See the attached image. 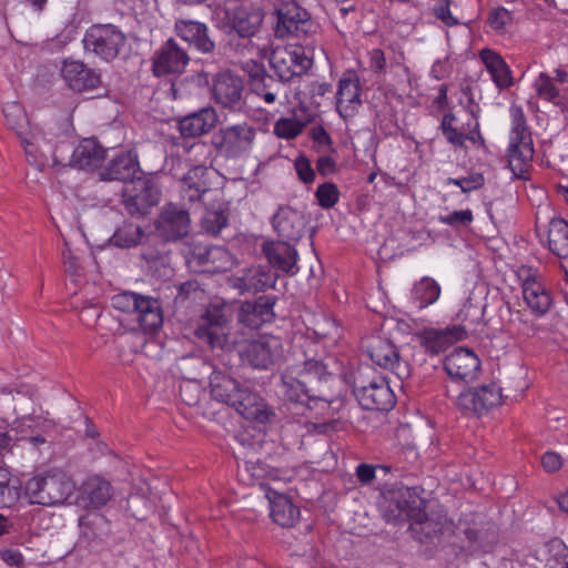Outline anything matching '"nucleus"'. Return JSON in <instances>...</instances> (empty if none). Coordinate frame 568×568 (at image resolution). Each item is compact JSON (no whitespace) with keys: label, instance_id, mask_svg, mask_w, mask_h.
<instances>
[{"label":"nucleus","instance_id":"nucleus-26","mask_svg":"<svg viewBox=\"0 0 568 568\" xmlns=\"http://www.w3.org/2000/svg\"><path fill=\"white\" fill-rule=\"evenodd\" d=\"M61 74L74 91L94 89L100 83V75L77 60H65L61 68Z\"/></svg>","mask_w":568,"mask_h":568},{"label":"nucleus","instance_id":"nucleus-59","mask_svg":"<svg viewBox=\"0 0 568 568\" xmlns=\"http://www.w3.org/2000/svg\"><path fill=\"white\" fill-rule=\"evenodd\" d=\"M394 73L395 77L398 78L400 82H408L412 81V73L407 65L404 63V55L402 53H398L397 55H394V58L390 60L389 64H387V71Z\"/></svg>","mask_w":568,"mask_h":568},{"label":"nucleus","instance_id":"nucleus-55","mask_svg":"<svg viewBox=\"0 0 568 568\" xmlns=\"http://www.w3.org/2000/svg\"><path fill=\"white\" fill-rule=\"evenodd\" d=\"M433 14L439 19L445 26L452 27L458 24L457 18L450 12L449 0H436L432 8Z\"/></svg>","mask_w":568,"mask_h":568},{"label":"nucleus","instance_id":"nucleus-14","mask_svg":"<svg viewBox=\"0 0 568 568\" xmlns=\"http://www.w3.org/2000/svg\"><path fill=\"white\" fill-rule=\"evenodd\" d=\"M361 91L357 73L353 70L344 72L336 91V110L343 119H352L358 113L362 105Z\"/></svg>","mask_w":568,"mask_h":568},{"label":"nucleus","instance_id":"nucleus-52","mask_svg":"<svg viewBox=\"0 0 568 568\" xmlns=\"http://www.w3.org/2000/svg\"><path fill=\"white\" fill-rule=\"evenodd\" d=\"M315 195L318 201V204L323 209L333 207L339 199V192L337 186L334 183L329 182L320 185L316 190Z\"/></svg>","mask_w":568,"mask_h":568},{"label":"nucleus","instance_id":"nucleus-13","mask_svg":"<svg viewBox=\"0 0 568 568\" xmlns=\"http://www.w3.org/2000/svg\"><path fill=\"white\" fill-rule=\"evenodd\" d=\"M365 347L376 365L390 369L400 381L410 375L409 364L400 358L396 346L387 337L372 335L366 338Z\"/></svg>","mask_w":568,"mask_h":568},{"label":"nucleus","instance_id":"nucleus-19","mask_svg":"<svg viewBox=\"0 0 568 568\" xmlns=\"http://www.w3.org/2000/svg\"><path fill=\"white\" fill-rule=\"evenodd\" d=\"M160 200L159 189L151 182L138 180L124 193V205L132 215H145Z\"/></svg>","mask_w":568,"mask_h":568},{"label":"nucleus","instance_id":"nucleus-8","mask_svg":"<svg viewBox=\"0 0 568 568\" xmlns=\"http://www.w3.org/2000/svg\"><path fill=\"white\" fill-rule=\"evenodd\" d=\"M262 139L265 136L255 126L242 122L220 129L214 144L227 158L237 159L250 153Z\"/></svg>","mask_w":568,"mask_h":568},{"label":"nucleus","instance_id":"nucleus-48","mask_svg":"<svg viewBox=\"0 0 568 568\" xmlns=\"http://www.w3.org/2000/svg\"><path fill=\"white\" fill-rule=\"evenodd\" d=\"M485 305L480 301L469 297L465 301L462 308L457 313V318L467 323L469 326L477 325L483 321Z\"/></svg>","mask_w":568,"mask_h":568},{"label":"nucleus","instance_id":"nucleus-30","mask_svg":"<svg viewBox=\"0 0 568 568\" xmlns=\"http://www.w3.org/2000/svg\"><path fill=\"white\" fill-rule=\"evenodd\" d=\"M138 171V154L130 150L113 158L109 165L100 172V178L103 181H126L133 179Z\"/></svg>","mask_w":568,"mask_h":568},{"label":"nucleus","instance_id":"nucleus-44","mask_svg":"<svg viewBox=\"0 0 568 568\" xmlns=\"http://www.w3.org/2000/svg\"><path fill=\"white\" fill-rule=\"evenodd\" d=\"M409 523L413 535L420 541H423L424 538H429L442 532L444 528V520L440 517L426 514L423 506H420V515L418 518H412Z\"/></svg>","mask_w":568,"mask_h":568},{"label":"nucleus","instance_id":"nucleus-46","mask_svg":"<svg viewBox=\"0 0 568 568\" xmlns=\"http://www.w3.org/2000/svg\"><path fill=\"white\" fill-rule=\"evenodd\" d=\"M281 395L290 402H303L307 397L306 381H302L293 376V374L284 373L278 385Z\"/></svg>","mask_w":568,"mask_h":568},{"label":"nucleus","instance_id":"nucleus-18","mask_svg":"<svg viewBox=\"0 0 568 568\" xmlns=\"http://www.w3.org/2000/svg\"><path fill=\"white\" fill-rule=\"evenodd\" d=\"M216 172L205 165H195L180 180V193L189 202H197L212 191V180Z\"/></svg>","mask_w":568,"mask_h":568},{"label":"nucleus","instance_id":"nucleus-17","mask_svg":"<svg viewBox=\"0 0 568 568\" xmlns=\"http://www.w3.org/2000/svg\"><path fill=\"white\" fill-rule=\"evenodd\" d=\"M112 497L111 483L102 476L91 475L80 485L77 504L83 509L97 510L105 506Z\"/></svg>","mask_w":568,"mask_h":568},{"label":"nucleus","instance_id":"nucleus-36","mask_svg":"<svg viewBox=\"0 0 568 568\" xmlns=\"http://www.w3.org/2000/svg\"><path fill=\"white\" fill-rule=\"evenodd\" d=\"M273 225L284 241H297L304 230V222L298 211L290 207L281 209L273 219Z\"/></svg>","mask_w":568,"mask_h":568},{"label":"nucleus","instance_id":"nucleus-23","mask_svg":"<svg viewBox=\"0 0 568 568\" xmlns=\"http://www.w3.org/2000/svg\"><path fill=\"white\" fill-rule=\"evenodd\" d=\"M465 327L425 328L417 334V341L424 351L434 356L446 351L454 343L463 339Z\"/></svg>","mask_w":568,"mask_h":568},{"label":"nucleus","instance_id":"nucleus-11","mask_svg":"<svg viewBox=\"0 0 568 568\" xmlns=\"http://www.w3.org/2000/svg\"><path fill=\"white\" fill-rule=\"evenodd\" d=\"M241 359L256 369H268L283 356V344L274 335H261L240 351Z\"/></svg>","mask_w":568,"mask_h":568},{"label":"nucleus","instance_id":"nucleus-62","mask_svg":"<svg viewBox=\"0 0 568 568\" xmlns=\"http://www.w3.org/2000/svg\"><path fill=\"white\" fill-rule=\"evenodd\" d=\"M369 69L377 74H385L387 72V57L381 49H373L368 52Z\"/></svg>","mask_w":568,"mask_h":568},{"label":"nucleus","instance_id":"nucleus-42","mask_svg":"<svg viewBox=\"0 0 568 568\" xmlns=\"http://www.w3.org/2000/svg\"><path fill=\"white\" fill-rule=\"evenodd\" d=\"M537 556L545 561L546 568H568V547L560 539H551L544 544Z\"/></svg>","mask_w":568,"mask_h":568},{"label":"nucleus","instance_id":"nucleus-38","mask_svg":"<svg viewBox=\"0 0 568 568\" xmlns=\"http://www.w3.org/2000/svg\"><path fill=\"white\" fill-rule=\"evenodd\" d=\"M193 254L207 272H224L232 264V256L223 246H196Z\"/></svg>","mask_w":568,"mask_h":568},{"label":"nucleus","instance_id":"nucleus-43","mask_svg":"<svg viewBox=\"0 0 568 568\" xmlns=\"http://www.w3.org/2000/svg\"><path fill=\"white\" fill-rule=\"evenodd\" d=\"M440 296V286L432 277L425 276L412 290V300L422 310L434 304Z\"/></svg>","mask_w":568,"mask_h":568},{"label":"nucleus","instance_id":"nucleus-47","mask_svg":"<svg viewBox=\"0 0 568 568\" xmlns=\"http://www.w3.org/2000/svg\"><path fill=\"white\" fill-rule=\"evenodd\" d=\"M144 232L140 225L124 224L113 234L111 241L118 247H132L142 242Z\"/></svg>","mask_w":568,"mask_h":568},{"label":"nucleus","instance_id":"nucleus-33","mask_svg":"<svg viewBox=\"0 0 568 568\" xmlns=\"http://www.w3.org/2000/svg\"><path fill=\"white\" fill-rule=\"evenodd\" d=\"M523 296L529 310L536 315L546 314L551 305V297L544 284L535 276H527L523 282Z\"/></svg>","mask_w":568,"mask_h":568},{"label":"nucleus","instance_id":"nucleus-16","mask_svg":"<svg viewBox=\"0 0 568 568\" xmlns=\"http://www.w3.org/2000/svg\"><path fill=\"white\" fill-rule=\"evenodd\" d=\"M444 368L453 381L470 383L479 374L480 361L473 351L458 347L445 357Z\"/></svg>","mask_w":568,"mask_h":568},{"label":"nucleus","instance_id":"nucleus-25","mask_svg":"<svg viewBox=\"0 0 568 568\" xmlns=\"http://www.w3.org/2000/svg\"><path fill=\"white\" fill-rule=\"evenodd\" d=\"M229 283L240 293H258L273 287L276 283V275L267 267L252 266L244 270L242 274L232 276Z\"/></svg>","mask_w":568,"mask_h":568},{"label":"nucleus","instance_id":"nucleus-51","mask_svg":"<svg viewBox=\"0 0 568 568\" xmlns=\"http://www.w3.org/2000/svg\"><path fill=\"white\" fill-rule=\"evenodd\" d=\"M534 88L538 97L547 101H554L559 95V90L554 84L552 79L545 72L536 78Z\"/></svg>","mask_w":568,"mask_h":568},{"label":"nucleus","instance_id":"nucleus-56","mask_svg":"<svg viewBox=\"0 0 568 568\" xmlns=\"http://www.w3.org/2000/svg\"><path fill=\"white\" fill-rule=\"evenodd\" d=\"M274 90H284L281 82L274 80L271 75H262L260 79L252 81V91L260 98L263 93L272 92Z\"/></svg>","mask_w":568,"mask_h":568},{"label":"nucleus","instance_id":"nucleus-37","mask_svg":"<svg viewBox=\"0 0 568 568\" xmlns=\"http://www.w3.org/2000/svg\"><path fill=\"white\" fill-rule=\"evenodd\" d=\"M266 497L271 505V516L276 524L290 527L296 523L300 510L286 496L268 489Z\"/></svg>","mask_w":568,"mask_h":568},{"label":"nucleus","instance_id":"nucleus-4","mask_svg":"<svg viewBox=\"0 0 568 568\" xmlns=\"http://www.w3.org/2000/svg\"><path fill=\"white\" fill-rule=\"evenodd\" d=\"M194 335L212 351L229 352L240 344V339L230 329V316L217 306L209 307L199 318Z\"/></svg>","mask_w":568,"mask_h":568},{"label":"nucleus","instance_id":"nucleus-3","mask_svg":"<svg viewBox=\"0 0 568 568\" xmlns=\"http://www.w3.org/2000/svg\"><path fill=\"white\" fill-rule=\"evenodd\" d=\"M74 483L62 470L51 469L30 478L24 485V497L30 504L57 506L73 493Z\"/></svg>","mask_w":568,"mask_h":568},{"label":"nucleus","instance_id":"nucleus-61","mask_svg":"<svg viewBox=\"0 0 568 568\" xmlns=\"http://www.w3.org/2000/svg\"><path fill=\"white\" fill-rule=\"evenodd\" d=\"M17 494L10 487L8 475L0 470V508L9 507L16 501Z\"/></svg>","mask_w":568,"mask_h":568},{"label":"nucleus","instance_id":"nucleus-10","mask_svg":"<svg viewBox=\"0 0 568 568\" xmlns=\"http://www.w3.org/2000/svg\"><path fill=\"white\" fill-rule=\"evenodd\" d=\"M124 43V33L113 24H94L83 38L84 49L105 61L114 59Z\"/></svg>","mask_w":568,"mask_h":568},{"label":"nucleus","instance_id":"nucleus-12","mask_svg":"<svg viewBox=\"0 0 568 568\" xmlns=\"http://www.w3.org/2000/svg\"><path fill=\"white\" fill-rule=\"evenodd\" d=\"M270 64L282 82L304 74L312 67V59L302 47H278L270 57Z\"/></svg>","mask_w":568,"mask_h":568},{"label":"nucleus","instance_id":"nucleus-31","mask_svg":"<svg viewBox=\"0 0 568 568\" xmlns=\"http://www.w3.org/2000/svg\"><path fill=\"white\" fill-rule=\"evenodd\" d=\"M106 150L94 139H84L72 153V164L81 170L98 169L105 160Z\"/></svg>","mask_w":568,"mask_h":568},{"label":"nucleus","instance_id":"nucleus-57","mask_svg":"<svg viewBox=\"0 0 568 568\" xmlns=\"http://www.w3.org/2000/svg\"><path fill=\"white\" fill-rule=\"evenodd\" d=\"M300 374L304 378L303 381H308L311 378L323 379L326 375V366L315 359H307L304 362Z\"/></svg>","mask_w":568,"mask_h":568},{"label":"nucleus","instance_id":"nucleus-6","mask_svg":"<svg viewBox=\"0 0 568 568\" xmlns=\"http://www.w3.org/2000/svg\"><path fill=\"white\" fill-rule=\"evenodd\" d=\"M111 304L115 310L133 315L144 333H154L162 326V312L156 300L124 292L114 295Z\"/></svg>","mask_w":568,"mask_h":568},{"label":"nucleus","instance_id":"nucleus-53","mask_svg":"<svg viewBox=\"0 0 568 568\" xmlns=\"http://www.w3.org/2000/svg\"><path fill=\"white\" fill-rule=\"evenodd\" d=\"M438 221L453 227L467 226L474 221L471 210L454 211L447 215H440Z\"/></svg>","mask_w":568,"mask_h":568},{"label":"nucleus","instance_id":"nucleus-54","mask_svg":"<svg viewBox=\"0 0 568 568\" xmlns=\"http://www.w3.org/2000/svg\"><path fill=\"white\" fill-rule=\"evenodd\" d=\"M44 422L39 417L26 416L16 422V432L20 434L18 439H27L34 429H41Z\"/></svg>","mask_w":568,"mask_h":568},{"label":"nucleus","instance_id":"nucleus-1","mask_svg":"<svg viewBox=\"0 0 568 568\" xmlns=\"http://www.w3.org/2000/svg\"><path fill=\"white\" fill-rule=\"evenodd\" d=\"M351 377L353 393L364 409L387 412L394 407L396 398L388 381L369 366L358 368Z\"/></svg>","mask_w":568,"mask_h":568},{"label":"nucleus","instance_id":"nucleus-49","mask_svg":"<svg viewBox=\"0 0 568 568\" xmlns=\"http://www.w3.org/2000/svg\"><path fill=\"white\" fill-rule=\"evenodd\" d=\"M274 134L277 138L291 140L296 138L303 130V124L293 118H280L274 123Z\"/></svg>","mask_w":568,"mask_h":568},{"label":"nucleus","instance_id":"nucleus-50","mask_svg":"<svg viewBox=\"0 0 568 568\" xmlns=\"http://www.w3.org/2000/svg\"><path fill=\"white\" fill-rule=\"evenodd\" d=\"M226 223L227 217L222 210H207L202 217L203 230L212 235H217Z\"/></svg>","mask_w":568,"mask_h":568},{"label":"nucleus","instance_id":"nucleus-28","mask_svg":"<svg viewBox=\"0 0 568 568\" xmlns=\"http://www.w3.org/2000/svg\"><path fill=\"white\" fill-rule=\"evenodd\" d=\"M456 115L454 113H446L443 116L440 123V130L445 136V139L456 148H463L465 145V141L469 140L474 144L478 142H483V136L479 131V123L476 119L471 118L470 121L467 122V126L469 131L466 132V129L459 130L456 125Z\"/></svg>","mask_w":568,"mask_h":568},{"label":"nucleus","instance_id":"nucleus-29","mask_svg":"<svg viewBox=\"0 0 568 568\" xmlns=\"http://www.w3.org/2000/svg\"><path fill=\"white\" fill-rule=\"evenodd\" d=\"M219 116L213 108H204L184 116L179 122V130L185 138H197L209 133L217 123Z\"/></svg>","mask_w":568,"mask_h":568},{"label":"nucleus","instance_id":"nucleus-15","mask_svg":"<svg viewBox=\"0 0 568 568\" xmlns=\"http://www.w3.org/2000/svg\"><path fill=\"white\" fill-rule=\"evenodd\" d=\"M501 402L500 388L491 383L479 388H470L460 393L456 399L457 406L468 414L480 415Z\"/></svg>","mask_w":568,"mask_h":568},{"label":"nucleus","instance_id":"nucleus-5","mask_svg":"<svg viewBox=\"0 0 568 568\" xmlns=\"http://www.w3.org/2000/svg\"><path fill=\"white\" fill-rule=\"evenodd\" d=\"M422 498L409 487L400 486L384 490L378 500V508L387 523L402 524L418 518Z\"/></svg>","mask_w":568,"mask_h":568},{"label":"nucleus","instance_id":"nucleus-45","mask_svg":"<svg viewBox=\"0 0 568 568\" xmlns=\"http://www.w3.org/2000/svg\"><path fill=\"white\" fill-rule=\"evenodd\" d=\"M548 245L559 257L568 256V223L562 219H554L548 227Z\"/></svg>","mask_w":568,"mask_h":568},{"label":"nucleus","instance_id":"nucleus-64","mask_svg":"<svg viewBox=\"0 0 568 568\" xmlns=\"http://www.w3.org/2000/svg\"><path fill=\"white\" fill-rule=\"evenodd\" d=\"M460 191L465 194H468L483 187L485 184V179L480 173H471L467 176L460 178Z\"/></svg>","mask_w":568,"mask_h":568},{"label":"nucleus","instance_id":"nucleus-9","mask_svg":"<svg viewBox=\"0 0 568 568\" xmlns=\"http://www.w3.org/2000/svg\"><path fill=\"white\" fill-rule=\"evenodd\" d=\"M264 10L253 2L229 6L224 10L223 28L241 38H252L262 29Z\"/></svg>","mask_w":568,"mask_h":568},{"label":"nucleus","instance_id":"nucleus-34","mask_svg":"<svg viewBox=\"0 0 568 568\" xmlns=\"http://www.w3.org/2000/svg\"><path fill=\"white\" fill-rule=\"evenodd\" d=\"M273 316V303L261 297L255 302L243 303L239 310L237 320L246 327L258 328L270 322Z\"/></svg>","mask_w":568,"mask_h":568},{"label":"nucleus","instance_id":"nucleus-27","mask_svg":"<svg viewBox=\"0 0 568 568\" xmlns=\"http://www.w3.org/2000/svg\"><path fill=\"white\" fill-rule=\"evenodd\" d=\"M263 252L273 267L287 274L298 272V267L296 266L297 251L290 242H267L263 245Z\"/></svg>","mask_w":568,"mask_h":568},{"label":"nucleus","instance_id":"nucleus-20","mask_svg":"<svg viewBox=\"0 0 568 568\" xmlns=\"http://www.w3.org/2000/svg\"><path fill=\"white\" fill-rule=\"evenodd\" d=\"M190 215L187 211L169 204L164 206L155 222L159 234L168 241H176L190 232Z\"/></svg>","mask_w":568,"mask_h":568},{"label":"nucleus","instance_id":"nucleus-35","mask_svg":"<svg viewBox=\"0 0 568 568\" xmlns=\"http://www.w3.org/2000/svg\"><path fill=\"white\" fill-rule=\"evenodd\" d=\"M244 384L234 377L220 371H214L210 376V388L212 397L221 403L233 407Z\"/></svg>","mask_w":568,"mask_h":568},{"label":"nucleus","instance_id":"nucleus-21","mask_svg":"<svg viewBox=\"0 0 568 568\" xmlns=\"http://www.w3.org/2000/svg\"><path fill=\"white\" fill-rule=\"evenodd\" d=\"M189 61L186 52L173 39H170L154 54L153 72L156 77L181 73Z\"/></svg>","mask_w":568,"mask_h":568},{"label":"nucleus","instance_id":"nucleus-24","mask_svg":"<svg viewBox=\"0 0 568 568\" xmlns=\"http://www.w3.org/2000/svg\"><path fill=\"white\" fill-rule=\"evenodd\" d=\"M233 408L244 418L261 424H265L274 417V412L260 394L246 385H243Z\"/></svg>","mask_w":568,"mask_h":568},{"label":"nucleus","instance_id":"nucleus-2","mask_svg":"<svg viewBox=\"0 0 568 568\" xmlns=\"http://www.w3.org/2000/svg\"><path fill=\"white\" fill-rule=\"evenodd\" d=\"M509 116L508 166L516 178H524L534 158L532 138L521 106L511 104Z\"/></svg>","mask_w":568,"mask_h":568},{"label":"nucleus","instance_id":"nucleus-60","mask_svg":"<svg viewBox=\"0 0 568 568\" xmlns=\"http://www.w3.org/2000/svg\"><path fill=\"white\" fill-rule=\"evenodd\" d=\"M510 20V12L503 7L493 9L488 16V23L496 31H503Z\"/></svg>","mask_w":568,"mask_h":568},{"label":"nucleus","instance_id":"nucleus-58","mask_svg":"<svg viewBox=\"0 0 568 568\" xmlns=\"http://www.w3.org/2000/svg\"><path fill=\"white\" fill-rule=\"evenodd\" d=\"M200 394L201 387L194 381H185L180 385V396L182 400L189 406L197 404L200 400Z\"/></svg>","mask_w":568,"mask_h":568},{"label":"nucleus","instance_id":"nucleus-22","mask_svg":"<svg viewBox=\"0 0 568 568\" xmlns=\"http://www.w3.org/2000/svg\"><path fill=\"white\" fill-rule=\"evenodd\" d=\"M243 80L231 72L220 73L214 79L213 98L223 108L240 109L243 101Z\"/></svg>","mask_w":568,"mask_h":568},{"label":"nucleus","instance_id":"nucleus-7","mask_svg":"<svg viewBox=\"0 0 568 568\" xmlns=\"http://www.w3.org/2000/svg\"><path fill=\"white\" fill-rule=\"evenodd\" d=\"M3 115L7 124L19 136L29 161L41 164L39 154L42 143L45 142L42 130L30 125L24 109L18 102L7 103L3 108Z\"/></svg>","mask_w":568,"mask_h":568},{"label":"nucleus","instance_id":"nucleus-32","mask_svg":"<svg viewBox=\"0 0 568 568\" xmlns=\"http://www.w3.org/2000/svg\"><path fill=\"white\" fill-rule=\"evenodd\" d=\"M175 30L184 41L203 53H210L215 48L214 42L209 37L207 27L202 22L179 20L175 23Z\"/></svg>","mask_w":568,"mask_h":568},{"label":"nucleus","instance_id":"nucleus-40","mask_svg":"<svg viewBox=\"0 0 568 568\" xmlns=\"http://www.w3.org/2000/svg\"><path fill=\"white\" fill-rule=\"evenodd\" d=\"M465 535L477 548L490 551L497 542V529L494 524L485 521L483 517L465 529Z\"/></svg>","mask_w":568,"mask_h":568},{"label":"nucleus","instance_id":"nucleus-63","mask_svg":"<svg viewBox=\"0 0 568 568\" xmlns=\"http://www.w3.org/2000/svg\"><path fill=\"white\" fill-rule=\"evenodd\" d=\"M295 170L298 178L304 183H312L315 178V172L312 169L311 162L304 156H300L295 160Z\"/></svg>","mask_w":568,"mask_h":568},{"label":"nucleus","instance_id":"nucleus-41","mask_svg":"<svg viewBox=\"0 0 568 568\" xmlns=\"http://www.w3.org/2000/svg\"><path fill=\"white\" fill-rule=\"evenodd\" d=\"M79 528L80 537L92 542L108 535L109 521L99 513H88L80 517Z\"/></svg>","mask_w":568,"mask_h":568},{"label":"nucleus","instance_id":"nucleus-39","mask_svg":"<svg viewBox=\"0 0 568 568\" xmlns=\"http://www.w3.org/2000/svg\"><path fill=\"white\" fill-rule=\"evenodd\" d=\"M480 59L491 75L494 83L499 89H507L513 84L511 72L505 60L495 51L484 49Z\"/></svg>","mask_w":568,"mask_h":568}]
</instances>
